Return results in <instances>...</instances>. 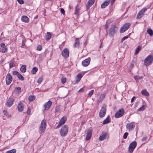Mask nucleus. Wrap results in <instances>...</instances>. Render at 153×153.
<instances>
[{"instance_id":"1","label":"nucleus","mask_w":153,"mask_h":153,"mask_svg":"<svg viewBox=\"0 0 153 153\" xmlns=\"http://www.w3.org/2000/svg\"><path fill=\"white\" fill-rule=\"evenodd\" d=\"M46 127V121L44 119L41 123L40 126L39 128V133L41 134L45 131Z\"/></svg>"},{"instance_id":"2","label":"nucleus","mask_w":153,"mask_h":153,"mask_svg":"<svg viewBox=\"0 0 153 153\" xmlns=\"http://www.w3.org/2000/svg\"><path fill=\"white\" fill-rule=\"evenodd\" d=\"M153 61V56L149 55L145 59L144 64L146 66H148L150 65Z\"/></svg>"},{"instance_id":"3","label":"nucleus","mask_w":153,"mask_h":153,"mask_svg":"<svg viewBox=\"0 0 153 153\" xmlns=\"http://www.w3.org/2000/svg\"><path fill=\"white\" fill-rule=\"evenodd\" d=\"M68 128L67 126L65 125L62 126L61 128L60 134L61 135L62 137L65 136L68 132Z\"/></svg>"},{"instance_id":"4","label":"nucleus","mask_w":153,"mask_h":153,"mask_svg":"<svg viewBox=\"0 0 153 153\" xmlns=\"http://www.w3.org/2000/svg\"><path fill=\"white\" fill-rule=\"evenodd\" d=\"M137 142L135 141H133L130 144L128 149L129 153H131L133 152L137 146Z\"/></svg>"},{"instance_id":"5","label":"nucleus","mask_w":153,"mask_h":153,"mask_svg":"<svg viewBox=\"0 0 153 153\" xmlns=\"http://www.w3.org/2000/svg\"><path fill=\"white\" fill-rule=\"evenodd\" d=\"M130 24L129 23H126L124 24L120 30V32L121 33H123L127 30L130 27Z\"/></svg>"},{"instance_id":"6","label":"nucleus","mask_w":153,"mask_h":153,"mask_svg":"<svg viewBox=\"0 0 153 153\" xmlns=\"http://www.w3.org/2000/svg\"><path fill=\"white\" fill-rule=\"evenodd\" d=\"M135 126V123L134 122L128 123L126 125V128L128 131H131L134 130Z\"/></svg>"},{"instance_id":"7","label":"nucleus","mask_w":153,"mask_h":153,"mask_svg":"<svg viewBox=\"0 0 153 153\" xmlns=\"http://www.w3.org/2000/svg\"><path fill=\"white\" fill-rule=\"evenodd\" d=\"M106 108L105 105H103L100 111L99 115L100 117H103L106 113Z\"/></svg>"},{"instance_id":"8","label":"nucleus","mask_w":153,"mask_h":153,"mask_svg":"<svg viewBox=\"0 0 153 153\" xmlns=\"http://www.w3.org/2000/svg\"><path fill=\"white\" fill-rule=\"evenodd\" d=\"M12 77L11 74L8 73L6 77V83L7 85H9L12 81Z\"/></svg>"},{"instance_id":"9","label":"nucleus","mask_w":153,"mask_h":153,"mask_svg":"<svg viewBox=\"0 0 153 153\" xmlns=\"http://www.w3.org/2000/svg\"><path fill=\"white\" fill-rule=\"evenodd\" d=\"M147 9L145 7H144L138 13L137 16V19H140L144 15V13L147 10Z\"/></svg>"},{"instance_id":"10","label":"nucleus","mask_w":153,"mask_h":153,"mask_svg":"<svg viewBox=\"0 0 153 153\" xmlns=\"http://www.w3.org/2000/svg\"><path fill=\"white\" fill-rule=\"evenodd\" d=\"M61 54L62 56L65 58H68L69 54V52L68 49L67 48H64Z\"/></svg>"},{"instance_id":"11","label":"nucleus","mask_w":153,"mask_h":153,"mask_svg":"<svg viewBox=\"0 0 153 153\" xmlns=\"http://www.w3.org/2000/svg\"><path fill=\"white\" fill-rule=\"evenodd\" d=\"M124 113V111L123 108L120 109L119 111L117 112L115 114V117L116 118L122 117Z\"/></svg>"},{"instance_id":"12","label":"nucleus","mask_w":153,"mask_h":153,"mask_svg":"<svg viewBox=\"0 0 153 153\" xmlns=\"http://www.w3.org/2000/svg\"><path fill=\"white\" fill-rule=\"evenodd\" d=\"M92 132V130L90 129H88L85 131V133L86 134V140H88L90 139L91 136Z\"/></svg>"},{"instance_id":"13","label":"nucleus","mask_w":153,"mask_h":153,"mask_svg":"<svg viewBox=\"0 0 153 153\" xmlns=\"http://www.w3.org/2000/svg\"><path fill=\"white\" fill-rule=\"evenodd\" d=\"M67 120L66 117H63L60 120L59 123L56 127V128H59L61 125L64 124L65 122Z\"/></svg>"},{"instance_id":"14","label":"nucleus","mask_w":153,"mask_h":153,"mask_svg":"<svg viewBox=\"0 0 153 153\" xmlns=\"http://www.w3.org/2000/svg\"><path fill=\"white\" fill-rule=\"evenodd\" d=\"M91 60V58L90 57H88L87 59L83 61L82 62V65L85 67L87 66L90 64Z\"/></svg>"},{"instance_id":"15","label":"nucleus","mask_w":153,"mask_h":153,"mask_svg":"<svg viewBox=\"0 0 153 153\" xmlns=\"http://www.w3.org/2000/svg\"><path fill=\"white\" fill-rule=\"evenodd\" d=\"M0 45L1 48V51L2 53H5L7 51V46L5 45V44L4 43H1Z\"/></svg>"},{"instance_id":"16","label":"nucleus","mask_w":153,"mask_h":153,"mask_svg":"<svg viewBox=\"0 0 153 153\" xmlns=\"http://www.w3.org/2000/svg\"><path fill=\"white\" fill-rule=\"evenodd\" d=\"M14 102V100L13 98H10L7 100L6 103V105L7 107H10L13 104Z\"/></svg>"},{"instance_id":"17","label":"nucleus","mask_w":153,"mask_h":153,"mask_svg":"<svg viewBox=\"0 0 153 153\" xmlns=\"http://www.w3.org/2000/svg\"><path fill=\"white\" fill-rule=\"evenodd\" d=\"M52 102L50 100H49L44 105L45 110H47L51 106Z\"/></svg>"},{"instance_id":"18","label":"nucleus","mask_w":153,"mask_h":153,"mask_svg":"<svg viewBox=\"0 0 153 153\" xmlns=\"http://www.w3.org/2000/svg\"><path fill=\"white\" fill-rule=\"evenodd\" d=\"M116 28V26L115 25H113L111 26L109 30L110 35H113L115 33Z\"/></svg>"},{"instance_id":"19","label":"nucleus","mask_w":153,"mask_h":153,"mask_svg":"<svg viewBox=\"0 0 153 153\" xmlns=\"http://www.w3.org/2000/svg\"><path fill=\"white\" fill-rule=\"evenodd\" d=\"M24 108L23 104L21 102H19L17 105V109L19 111L21 112L23 111Z\"/></svg>"},{"instance_id":"20","label":"nucleus","mask_w":153,"mask_h":153,"mask_svg":"<svg viewBox=\"0 0 153 153\" xmlns=\"http://www.w3.org/2000/svg\"><path fill=\"white\" fill-rule=\"evenodd\" d=\"M108 136V134L106 133H103L102 135L99 137V140L100 141L104 140Z\"/></svg>"},{"instance_id":"21","label":"nucleus","mask_w":153,"mask_h":153,"mask_svg":"<svg viewBox=\"0 0 153 153\" xmlns=\"http://www.w3.org/2000/svg\"><path fill=\"white\" fill-rule=\"evenodd\" d=\"M111 1L110 0H106L105 1L103 2V3L101 5V7L102 8H104L106 7L109 3H110Z\"/></svg>"},{"instance_id":"22","label":"nucleus","mask_w":153,"mask_h":153,"mask_svg":"<svg viewBox=\"0 0 153 153\" xmlns=\"http://www.w3.org/2000/svg\"><path fill=\"white\" fill-rule=\"evenodd\" d=\"M95 2V0H89L86 6L88 9H89L90 7Z\"/></svg>"},{"instance_id":"23","label":"nucleus","mask_w":153,"mask_h":153,"mask_svg":"<svg viewBox=\"0 0 153 153\" xmlns=\"http://www.w3.org/2000/svg\"><path fill=\"white\" fill-rule=\"evenodd\" d=\"M80 8L78 4H77L75 8V10L74 12V14L77 16L80 14L79 12Z\"/></svg>"},{"instance_id":"24","label":"nucleus","mask_w":153,"mask_h":153,"mask_svg":"<svg viewBox=\"0 0 153 153\" xmlns=\"http://www.w3.org/2000/svg\"><path fill=\"white\" fill-rule=\"evenodd\" d=\"M105 94H102L100 95L99 98L98 99L97 102L98 103L101 102L102 100L105 97Z\"/></svg>"},{"instance_id":"25","label":"nucleus","mask_w":153,"mask_h":153,"mask_svg":"<svg viewBox=\"0 0 153 153\" xmlns=\"http://www.w3.org/2000/svg\"><path fill=\"white\" fill-rule=\"evenodd\" d=\"M21 20L22 22H28L29 20L28 18L26 16H22L21 18Z\"/></svg>"},{"instance_id":"26","label":"nucleus","mask_w":153,"mask_h":153,"mask_svg":"<svg viewBox=\"0 0 153 153\" xmlns=\"http://www.w3.org/2000/svg\"><path fill=\"white\" fill-rule=\"evenodd\" d=\"M79 45V38H76L75 41L74 46L75 47L78 48Z\"/></svg>"},{"instance_id":"27","label":"nucleus","mask_w":153,"mask_h":153,"mask_svg":"<svg viewBox=\"0 0 153 153\" xmlns=\"http://www.w3.org/2000/svg\"><path fill=\"white\" fill-rule=\"evenodd\" d=\"M110 117L109 116H108L103 121V124H105L108 123L110 122Z\"/></svg>"},{"instance_id":"28","label":"nucleus","mask_w":153,"mask_h":153,"mask_svg":"<svg viewBox=\"0 0 153 153\" xmlns=\"http://www.w3.org/2000/svg\"><path fill=\"white\" fill-rule=\"evenodd\" d=\"M141 93L143 95L146 96H148L149 95V92L146 89L142 90L141 91Z\"/></svg>"},{"instance_id":"29","label":"nucleus","mask_w":153,"mask_h":153,"mask_svg":"<svg viewBox=\"0 0 153 153\" xmlns=\"http://www.w3.org/2000/svg\"><path fill=\"white\" fill-rule=\"evenodd\" d=\"M20 71L22 73H25L26 71V65H22Z\"/></svg>"},{"instance_id":"30","label":"nucleus","mask_w":153,"mask_h":153,"mask_svg":"<svg viewBox=\"0 0 153 153\" xmlns=\"http://www.w3.org/2000/svg\"><path fill=\"white\" fill-rule=\"evenodd\" d=\"M51 35L50 33L47 32V35L45 36V39L47 40H49L51 38Z\"/></svg>"},{"instance_id":"31","label":"nucleus","mask_w":153,"mask_h":153,"mask_svg":"<svg viewBox=\"0 0 153 153\" xmlns=\"http://www.w3.org/2000/svg\"><path fill=\"white\" fill-rule=\"evenodd\" d=\"M36 98L35 96L34 95H30L28 97V100L30 101H33Z\"/></svg>"},{"instance_id":"32","label":"nucleus","mask_w":153,"mask_h":153,"mask_svg":"<svg viewBox=\"0 0 153 153\" xmlns=\"http://www.w3.org/2000/svg\"><path fill=\"white\" fill-rule=\"evenodd\" d=\"M141 49V46H138L134 54L137 55Z\"/></svg>"},{"instance_id":"33","label":"nucleus","mask_w":153,"mask_h":153,"mask_svg":"<svg viewBox=\"0 0 153 153\" xmlns=\"http://www.w3.org/2000/svg\"><path fill=\"white\" fill-rule=\"evenodd\" d=\"M17 77L18 78L21 80L23 81L24 80V77L20 73L18 75Z\"/></svg>"},{"instance_id":"34","label":"nucleus","mask_w":153,"mask_h":153,"mask_svg":"<svg viewBox=\"0 0 153 153\" xmlns=\"http://www.w3.org/2000/svg\"><path fill=\"white\" fill-rule=\"evenodd\" d=\"M38 68L36 67H34L32 69V73L33 74H35L37 72Z\"/></svg>"},{"instance_id":"35","label":"nucleus","mask_w":153,"mask_h":153,"mask_svg":"<svg viewBox=\"0 0 153 153\" xmlns=\"http://www.w3.org/2000/svg\"><path fill=\"white\" fill-rule=\"evenodd\" d=\"M83 75L80 73L77 76L78 79L77 81H80L81 78L82 77Z\"/></svg>"},{"instance_id":"36","label":"nucleus","mask_w":153,"mask_h":153,"mask_svg":"<svg viewBox=\"0 0 153 153\" xmlns=\"http://www.w3.org/2000/svg\"><path fill=\"white\" fill-rule=\"evenodd\" d=\"M143 78V76H139L138 75L135 76H134V78L135 80L141 79Z\"/></svg>"},{"instance_id":"37","label":"nucleus","mask_w":153,"mask_h":153,"mask_svg":"<svg viewBox=\"0 0 153 153\" xmlns=\"http://www.w3.org/2000/svg\"><path fill=\"white\" fill-rule=\"evenodd\" d=\"M147 33L150 35V36H153V30L151 29H149L147 31Z\"/></svg>"},{"instance_id":"38","label":"nucleus","mask_w":153,"mask_h":153,"mask_svg":"<svg viewBox=\"0 0 153 153\" xmlns=\"http://www.w3.org/2000/svg\"><path fill=\"white\" fill-rule=\"evenodd\" d=\"M15 89L16 91L18 93L21 92V88L19 87L15 88Z\"/></svg>"},{"instance_id":"39","label":"nucleus","mask_w":153,"mask_h":153,"mask_svg":"<svg viewBox=\"0 0 153 153\" xmlns=\"http://www.w3.org/2000/svg\"><path fill=\"white\" fill-rule=\"evenodd\" d=\"M135 61L134 60H132L131 62V65L130 66V68L132 69L134 67L135 63Z\"/></svg>"},{"instance_id":"40","label":"nucleus","mask_w":153,"mask_h":153,"mask_svg":"<svg viewBox=\"0 0 153 153\" xmlns=\"http://www.w3.org/2000/svg\"><path fill=\"white\" fill-rule=\"evenodd\" d=\"M66 78L62 77L61 78V82L62 84H64L66 82Z\"/></svg>"},{"instance_id":"41","label":"nucleus","mask_w":153,"mask_h":153,"mask_svg":"<svg viewBox=\"0 0 153 153\" xmlns=\"http://www.w3.org/2000/svg\"><path fill=\"white\" fill-rule=\"evenodd\" d=\"M43 80V78L42 77H39L38 79L37 82L39 83H41Z\"/></svg>"},{"instance_id":"42","label":"nucleus","mask_w":153,"mask_h":153,"mask_svg":"<svg viewBox=\"0 0 153 153\" xmlns=\"http://www.w3.org/2000/svg\"><path fill=\"white\" fill-rule=\"evenodd\" d=\"M16 150L15 149H13L10 151H7L6 153H16Z\"/></svg>"},{"instance_id":"43","label":"nucleus","mask_w":153,"mask_h":153,"mask_svg":"<svg viewBox=\"0 0 153 153\" xmlns=\"http://www.w3.org/2000/svg\"><path fill=\"white\" fill-rule=\"evenodd\" d=\"M19 73L17 71H14L12 72V74L14 75H16L18 76V75L19 74Z\"/></svg>"},{"instance_id":"44","label":"nucleus","mask_w":153,"mask_h":153,"mask_svg":"<svg viewBox=\"0 0 153 153\" xmlns=\"http://www.w3.org/2000/svg\"><path fill=\"white\" fill-rule=\"evenodd\" d=\"M94 92V90H92L89 93L88 97H91V96L93 94Z\"/></svg>"},{"instance_id":"45","label":"nucleus","mask_w":153,"mask_h":153,"mask_svg":"<svg viewBox=\"0 0 153 153\" xmlns=\"http://www.w3.org/2000/svg\"><path fill=\"white\" fill-rule=\"evenodd\" d=\"M36 49L39 51H40L42 49V46L40 45H38Z\"/></svg>"},{"instance_id":"46","label":"nucleus","mask_w":153,"mask_h":153,"mask_svg":"<svg viewBox=\"0 0 153 153\" xmlns=\"http://www.w3.org/2000/svg\"><path fill=\"white\" fill-rule=\"evenodd\" d=\"M145 107L144 105H143L142 107H140L139 108V109L138 110V111H143L145 110Z\"/></svg>"},{"instance_id":"47","label":"nucleus","mask_w":153,"mask_h":153,"mask_svg":"<svg viewBox=\"0 0 153 153\" xmlns=\"http://www.w3.org/2000/svg\"><path fill=\"white\" fill-rule=\"evenodd\" d=\"M15 65L13 62H10L9 64V67L10 68H12L13 67H15Z\"/></svg>"},{"instance_id":"48","label":"nucleus","mask_w":153,"mask_h":153,"mask_svg":"<svg viewBox=\"0 0 153 153\" xmlns=\"http://www.w3.org/2000/svg\"><path fill=\"white\" fill-rule=\"evenodd\" d=\"M128 135V133L127 132H126L123 135V137L124 139H126L127 137V136Z\"/></svg>"},{"instance_id":"49","label":"nucleus","mask_w":153,"mask_h":153,"mask_svg":"<svg viewBox=\"0 0 153 153\" xmlns=\"http://www.w3.org/2000/svg\"><path fill=\"white\" fill-rule=\"evenodd\" d=\"M60 110V107L59 106L56 107L55 108V111L56 112H59Z\"/></svg>"},{"instance_id":"50","label":"nucleus","mask_w":153,"mask_h":153,"mask_svg":"<svg viewBox=\"0 0 153 153\" xmlns=\"http://www.w3.org/2000/svg\"><path fill=\"white\" fill-rule=\"evenodd\" d=\"M18 2L20 4H23L24 3L23 0H17Z\"/></svg>"},{"instance_id":"51","label":"nucleus","mask_w":153,"mask_h":153,"mask_svg":"<svg viewBox=\"0 0 153 153\" xmlns=\"http://www.w3.org/2000/svg\"><path fill=\"white\" fill-rule=\"evenodd\" d=\"M60 11L61 13L63 14H64L65 13V11L62 8H61L60 9Z\"/></svg>"},{"instance_id":"52","label":"nucleus","mask_w":153,"mask_h":153,"mask_svg":"<svg viewBox=\"0 0 153 153\" xmlns=\"http://www.w3.org/2000/svg\"><path fill=\"white\" fill-rule=\"evenodd\" d=\"M128 37L127 36H126L123 37L121 39L122 42H123L124 40L128 38Z\"/></svg>"},{"instance_id":"53","label":"nucleus","mask_w":153,"mask_h":153,"mask_svg":"<svg viewBox=\"0 0 153 153\" xmlns=\"http://www.w3.org/2000/svg\"><path fill=\"white\" fill-rule=\"evenodd\" d=\"M147 137L146 136L142 138L141 140L142 141H144L147 139Z\"/></svg>"},{"instance_id":"54","label":"nucleus","mask_w":153,"mask_h":153,"mask_svg":"<svg viewBox=\"0 0 153 153\" xmlns=\"http://www.w3.org/2000/svg\"><path fill=\"white\" fill-rule=\"evenodd\" d=\"M30 109L29 108H28L27 111V114H30Z\"/></svg>"},{"instance_id":"55","label":"nucleus","mask_w":153,"mask_h":153,"mask_svg":"<svg viewBox=\"0 0 153 153\" xmlns=\"http://www.w3.org/2000/svg\"><path fill=\"white\" fill-rule=\"evenodd\" d=\"M3 113L5 115H7V112L6 110H4L3 111Z\"/></svg>"},{"instance_id":"56","label":"nucleus","mask_w":153,"mask_h":153,"mask_svg":"<svg viewBox=\"0 0 153 153\" xmlns=\"http://www.w3.org/2000/svg\"><path fill=\"white\" fill-rule=\"evenodd\" d=\"M135 97L134 96L132 98H131V103H132L134 100V99L135 98Z\"/></svg>"},{"instance_id":"57","label":"nucleus","mask_w":153,"mask_h":153,"mask_svg":"<svg viewBox=\"0 0 153 153\" xmlns=\"http://www.w3.org/2000/svg\"><path fill=\"white\" fill-rule=\"evenodd\" d=\"M84 89L83 88H81L79 91V92H82L84 91Z\"/></svg>"},{"instance_id":"58","label":"nucleus","mask_w":153,"mask_h":153,"mask_svg":"<svg viewBox=\"0 0 153 153\" xmlns=\"http://www.w3.org/2000/svg\"><path fill=\"white\" fill-rule=\"evenodd\" d=\"M22 46H23L25 45V43L24 41H22Z\"/></svg>"},{"instance_id":"59","label":"nucleus","mask_w":153,"mask_h":153,"mask_svg":"<svg viewBox=\"0 0 153 153\" xmlns=\"http://www.w3.org/2000/svg\"><path fill=\"white\" fill-rule=\"evenodd\" d=\"M115 0H112V1L111 2L112 4L113 2H114Z\"/></svg>"},{"instance_id":"60","label":"nucleus","mask_w":153,"mask_h":153,"mask_svg":"<svg viewBox=\"0 0 153 153\" xmlns=\"http://www.w3.org/2000/svg\"><path fill=\"white\" fill-rule=\"evenodd\" d=\"M102 47V46L101 45L100 48H101L102 47Z\"/></svg>"}]
</instances>
